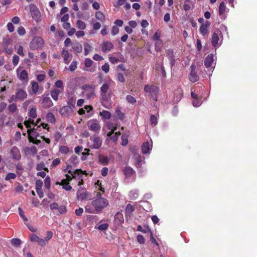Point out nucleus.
Masks as SVG:
<instances>
[{"label": "nucleus", "instance_id": "nucleus-20", "mask_svg": "<svg viewBox=\"0 0 257 257\" xmlns=\"http://www.w3.org/2000/svg\"><path fill=\"white\" fill-rule=\"evenodd\" d=\"M27 133L29 135V140L36 139L39 136V133L37 132V130L35 128H31V124L30 126L28 128Z\"/></svg>", "mask_w": 257, "mask_h": 257}, {"label": "nucleus", "instance_id": "nucleus-56", "mask_svg": "<svg viewBox=\"0 0 257 257\" xmlns=\"http://www.w3.org/2000/svg\"><path fill=\"white\" fill-rule=\"evenodd\" d=\"M77 68V62L76 61H73L69 66L70 71L73 72Z\"/></svg>", "mask_w": 257, "mask_h": 257}, {"label": "nucleus", "instance_id": "nucleus-1", "mask_svg": "<svg viewBox=\"0 0 257 257\" xmlns=\"http://www.w3.org/2000/svg\"><path fill=\"white\" fill-rule=\"evenodd\" d=\"M108 204V201L106 199L99 197L88 203L85 207V209L86 212L89 213H98Z\"/></svg>", "mask_w": 257, "mask_h": 257}, {"label": "nucleus", "instance_id": "nucleus-37", "mask_svg": "<svg viewBox=\"0 0 257 257\" xmlns=\"http://www.w3.org/2000/svg\"><path fill=\"white\" fill-rule=\"evenodd\" d=\"M32 90L33 94H36L39 90V84L36 81H32L31 83Z\"/></svg>", "mask_w": 257, "mask_h": 257}, {"label": "nucleus", "instance_id": "nucleus-2", "mask_svg": "<svg viewBox=\"0 0 257 257\" xmlns=\"http://www.w3.org/2000/svg\"><path fill=\"white\" fill-rule=\"evenodd\" d=\"M37 109L35 107H32L30 109L28 112V116H29V119L27 120H25L24 122V124L26 125L27 128H29L30 126V124H34L35 126L39 124L41 119H38L36 122H35L33 119L37 117Z\"/></svg>", "mask_w": 257, "mask_h": 257}, {"label": "nucleus", "instance_id": "nucleus-44", "mask_svg": "<svg viewBox=\"0 0 257 257\" xmlns=\"http://www.w3.org/2000/svg\"><path fill=\"white\" fill-rule=\"evenodd\" d=\"M115 114L117 118L120 120H122L124 117V114L121 112L119 108H117L115 109Z\"/></svg>", "mask_w": 257, "mask_h": 257}, {"label": "nucleus", "instance_id": "nucleus-54", "mask_svg": "<svg viewBox=\"0 0 257 257\" xmlns=\"http://www.w3.org/2000/svg\"><path fill=\"white\" fill-rule=\"evenodd\" d=\"M137 230L138 231H141L144 233L151 232V229L148 227H147L146 229H144L142 226L140 225L138 226Z\"/></svg>", "mask_w": 257, "mask_h": 257}, {"label": "nucleus", "instance_id": "nucleus-62", "mask_svg": "<svg viewBox=\"0 0 257 257\" xmlns=\"http://www.w3.org/2000/svg\"><path fill=\"white\" fill-rule=\"evenodd\" d=\"M46 169V168L44 163H40L38 164L36 167V169L38 171H41L42 170H45Z\"/></svg>", "mask_w": 257, "mask_h": 257}, {"label": "nucleus", "instance_id": "nucleus-25", "mask_svg": "<svg viewBox=\"0 0 257 257\" xmlns=\"http://www.w3.org/2000/svg\"><path fill=\"white\" fill-rule=\"evenodd\" d=\"M166 55L170 61V63L171 66L174 65L175 63V60L174 59V52L172 49H168L166 51Z\"/></svg>", "mask_w": 257, "mask_h": 257}, {"label": "nucleus", "instance_id": "nucleus-5", "mask_svg": "<svg viewBox=\"0 0 257 257\" xmlns=\"http://www.w3.org/2000/svg\"><path fill=\"white\" fill-rule=\"evenodd\" d=\"M221 35V32L218 29L215 30L212 34L211 43L215 48H219L221 45L222 40L219 41V36Z\"/></svg>", "mask_w": 257, "mask_h": 257}, {"label": "nucleus", "instance_id": "nucleus-21", "mask_svg": "<svg viewBox=\"0 0 257 257\" xmlns=\"http://www.w3.org/2000/svg\"><path fill=\"white\" fill-rule=\"evenodd\" d=\"M43 182L42 181L39 180L36 182V192L40 198L44 197V192L42 190Z\"/></svg>", "mask_w": 257, "mask_h": 257}, {"label": "nucleus", "instance_id": "nucleus-63", "mask_svg": "<svg viewBox=\"0 0 257 257\" xmlns=\"http://www.w3.org/2000/svg\"><path fill=\"white\" fill-rule=\"evenodd\" d=\"M162 42L158 41L155 43V49L157 52H160L161 50Z\"/></svg>", "mask_w": 257, "mask_h": 257}, {"label": "nucleus", "instance_id": "nucleus-9", "mask_svg": "<svg viewBox=\"0 0 257 257\" xmlns=\"http://www.w3.org/2000/svg\"><path fill=\"white\" fill-rule=\"evenodd\" d=\"M30 11L33 19L37 22L41 20V14L39 9L34 4L30 5Z\"/></svg>", "mask_w": 257, "mask_h": 257}, {"label": "nucleus", "instance_id": "nucleus-50", "mask_svg": "<svg viewBox=\"0 0 257 257\" xmlns=\"http://www.w3.org/2000/svg\"><path fill=\"white\" fill-rule=\"evenodd\" d=\"M8 109L12 113L16 112L18 110L16 104L12 103L10 104L8 107Z\"/></svg>", "mask_w": 257, "mask_h": 257}, {"label": "nucleus", "instance_id": "nucleus-42", "mask_svg": "<svg viewBox=\"0 0 257 257\" xmlns=\"http://www.w3.org/2000/svg\"><path fill=\"white\" fill-rule=\"evenodd\" d=\"M47 120L52 123H54L55 122V117L52 112H48L46 115Z\"/></svg>", "mask_w": 257, "mask_h": 257}, {"label": "nucleus", "instance_id": "nucleus-58", "mask_svg": "<svg viewBox=\"0 0 257 257\" xmlns=\"http://www.w3.org/2000/svg\"><path fill=\"white\" fill-rule=\"evenodd\" d=\"M129 195L132 199H135L138 196V191L133 190L130 192Z\"/></svg>", "mask_w": 257, "mask_h": 257}, {"label": "nucleus", "instance_id": "nucleus-48", "mask_svg": "<svg viewBox=\"0 0 257 257\" xmlns=\"http://www.w3.org/2000/svg\"><path fill=\"white\" fill-rule=\"evenodd\" d=\"M58 206L59 205L58 203L55 202L52 203L50 205V208L51 210L53 211V212L57 215H58V212L56 211V210H57Z\"/></svg>", "mask_w": 257, "mask_h": 257}, {"label": "nucleus", "instance_id": "nucleus-52", "mask_svg": "<svg viewBox=\"0 0 257 257\" xmlns=\"http://www.w3.org/2000/svg\"><path fill=\"white\" fill-rule=\"evenodd\" d=\"M17 177V175L16 174L13 173H8L6 177H5V180L9 181L11 179H15Z\"/></svg>", "mask_w": 257, "mask_h": 257}, {"label": "nucleus", "instance_id": "nucleus-11", "mask_svg": "<svg viewBox=\"0 0 257 257\" xmlns=\"http://www.w3.org/2000/svg\"><path fill=\"white\" fill-rule=\"evenodd\" d=\"M10 155V157L14 161H19L21 159L20 151L16 146H14L11 149Z\"/></svg>", "mask_w": 257, "mask_h": 257}, {"label": "nucleus", "instance_id": "nucleus-15", "mask_svg": "<svg viewBox=\"0 0 257 257\" xmlns=\"http://www.w3.org/2000/svg\"><path fill=\"white\" fill-rule=\"evenodd\" d=\"M17 98L19 101H22L27 98L28 94L27 92L23 89L18 88L15 92Z\"/></svg>", "mask_w": 257, "mask_h": 257}, {"label": "nucleus", "instance_id": "nucleus-32", "mask_svg": "<svg viewBox=\"0 0 257 257\" xmlns=\"http://www.w3.org/2000/svg\"><path fill=\"white\" fill-rule=\"evenodd\" d=\"M62 55L64 58V62L65 64H68L70 61L69 58L70 56V55L68 52V51L65 49H63L62 52Z\"/></svg>", "mask_w": 257, "mask_h": 257}, {"label": "nucleus", "instance_id": "nucleus-31", "mask_svg": "<svg viewBox=\"0 0 257 257\" xmlns=\"http://www.w3.org/2000/svg\"><path fill=\"white\" fill-rule=\"evenodd\" d=\"M57 184H59L62 186L63 188L66 191H70L72 189V187L67 182L66 179H63L61 182H57Z\"/></svg>", "mask_w": 257, "mask_h": 257}, {"label": "nucleus", "instance_id": "nucleus-47", "mask_svg": "<svg viewBox=\"0 0 257 257\" xmlns=\"http://www.w3.org/2000/svg\"><path fill=\"white\" fill-rule=\"evenodd\" d=\"M69 161L74 165H76L79 163L78 157L77 156L73 155L70 157Z\"/></svg>", "mask_w": 257, "mask_h": 257}, {"label": "nucleus", "instance_id": "nucleus-64", "mask_svg": "<svg viewBox=\"0 0 257 257\" xmlns=\"http://www.w3.org/2000/svg\"><path fill=\"white\" fill-rule=\"evenodd\" d=\"M102 70L106 73H108L109 70V65L108 63H105L101 67Z\"/></svg>", "mask_w": 257, "mask_h": 257}, {"label": "nucleus", "instance_id": "nucleus-57", "mask_svg": "<svg viewBox=\"0 0 257 257\" xmlns=\"http://www.w3.org/2000/svg\"><path fill=\"white\" fill-rule=\"evenodd\" d=\"M93 63V61H92L89 58H86L84 61V64L86 67H91Z\"/></svg>", "mask_w": 257, "mask_h": 257}, {"label": "nucleus", "instance_id": "nucleus-61", "mask_svg": "<svg viewBox=\"0 0 257 257\" xmlns=\"http://www.w3.org/2000/svg\"><path fill=\"white\" fill-rule=\"evenodd\" d=\"M126 99L127 101L131 103H134L136 102V98L130 95H127L126 97Z\"/></svg>", "mask_w": 257, "mask_h": 257}, {"label": "nucleus", "instance_id": "nucleus-17", "mask_svg": "<svg viewBox=\"0 0 257 257\" xmlns=\"http://www.w3.org/2000/svg\"><path fill=\"white\" fill-rule=\"evenodd\" d=\"M41 104L42 105V107L44 108H48L53 105V102L50 97L48 96V94L46 96L44 95L42 96Z\"/></svg>", "mask_w": 257, "mask_h": 257}, {"label": "nucleus", "instance_id": "nucleus-27", "mask_svg": "<svg viewBox=\"0 0 257 257\" xmlns=\"http://www.w3.org/2000/svg\"><path fill=\"white\" fill-rule=\"evenodd\" d=\"M133 158L135 160V165L138 168H141L142 167V157L138 153H135Z\"/></svg>", "mask_w": 257, "mask_h": 257}, {"label": "nucleus", "instance_id": "nucleus-7", "mask_svg": "<svg viewBox=\"0 0 257 257\" xmlns=\"http://www.w3.org/2000/svg\"><path fill=\"white\" fill-rule=\"evenodd\" d=\"M90 141L91 143L89 147L91 149H98L102 145V140L98 136H91L90 138Z\"/></svg>", "mask_w": 257, "mask_h": 257}, {"label": "nucleus", "instance_id": "nucleus-33", "mask_svg": "<svg viewBox=\"0 0 257 257\" xmlns=\"http://www.w3.org/2000/svg\"><path fill=\"white\" fill-rule=\"evenodd\" d=\"M72 49L78 53H80L82 51V46L77 41H76L72 44Z\"/></svg>", "mask_w": 257, "mask_h": 257}, {"label": "nucleus", "instance_id": "nucleus-35", "mask_svg": "<svg viewBox=\"0 0 257 257\" xmlns=\"http://www.w3.org/2000/svg\"><path fill=\"white\" fill-rule=\"evenodd\" d=\"M135 210V208L131 204H128L125 208V215L130 216L132 213Z\"/></svg>", "mask_w": 257, "mask_h": 257}, {"label": "nucleus", "instance_id": "nucleus-51", "mask_svg": "<svg viewBox=\"0 0 257 257\" xmlns=\"http://www.w3.org/2000/svg\"><path fill=\"white\" fill-rule=\"evenodd\" d=\"M44 183H45V187L49 189L51 186V179L50 177L47 176L46 177V178L44 180Z\"/></svg>", "mask_w": 257, "mask_h": 257}, {"label": "nucleus", "instance_id": "nucleus-13", "mask_svg": "<svg viewBox=\"0 0 257 257\" xmlns=\"http://www.w3.org/2000/svg\"><path fill=\"white\" fill-rule=\"evenodd\" d=\"M17 75L19 79L23 82H28V74L26 70L18 68L17 70Z\"/></svg>", "mask_w": 257, "mask_h": 257}, {"label": "nucleus", "instance_id": "nucleus-10", "mask_svg": "<svg viewBox=\"0 0 257 257\" xmlns=\"http://www.w3.org/2000/svg\"><path fill=\"white\" fill-rule=\"evenodd\" d=\"M100 101L102 106L108 109L111 108L112 105L110 96L106 93H100Z\"/></svg>", "mask_w": 257, "mask_h": 257}, {"label": "nucleus", "instance_id": "nucleus-6", "mask_svg": "<svg viewBox=\"0 0 257 257\" xmlns=\"http://www.w3.org/2000/svg\"><path fill=\"white\" fill-rule=\"evenodd\" d=\"M145 91L149 93L153 99L157 100L158 93V88L154 85H145L144 87Z\"/></svg>", "mask_w": 257, "mask_h": 257}, {"label": "nucleus", "instance_id": "nucleus-23", "mask_svg": "<svg viewBox=\"0 0 257 257\" xmlns=\"http://www.w3.org/2000/svg\"><path fill=\"white\" fill-rule=\"evenodd\" d=\"M69 172L71 173L72 176L70 175L66 176V180L67 182L71 181L72 178H76L77 176L79 177V175H81L82 173V171L81 170H76L73 173H71L70 171H69ZM79 179H80V177H79Z\"/></svg>", "mask_w": 257, "mask_h": 257}, {"label": "nucleus", "instance_id": "nucleus-12", "mask_svg": "<svg viewBox=\"0 0 257 257\" xmlns=\"http://www.w3.org/2000/svg\"><path fill=\"white\" fill-rule=\"evenodd\" d=\"M90 196L89 193L84 188H79L77 191V198L79 200H87Z\"/></svg>", "mask_w": 257, "mask_h": 257}, {"label": "nucleus", "instance_id": "nucleus-49", "mask_svg": "<svg viewBox=\"0 0 257 257\" xmlns=\"http://www.w3.org/2000/svg\"><path fill=\"white\" fill-rule=\"evenodd\" d=\"M57 210L58 215L65 214L67 212L66 207L64 205L59 206Z\"/></svg>", "mask_w": 257, "mask_h": 257}, {"label": "nucleus", "instance_id": "nucleus-46", "mask_svg": "<svg viewBox=\"0 0 257 257\" xmlns=\"http://www.w3.org/2000/svg\"><path fill=\"white\" fill-rule=\"evenodd\" d=\"M77 27L80 30H84L86 28V25L84 22L81 20H78L76 22Z\"/></svg>", "mask_w": 257, "mask_h": 257}, {"label": "nucleus", "instance_id": "nucleus-53", "mask_svg": "<svg viewBox=\"0 0 257 257\" xmlns=\"http://www.w3.org/2000/svg\"><path fill=\"white\" fill-rule=\"evenodd\" d=\"M150 121L151 125L154 126L158 123L157 118L154 115H152L150 117Z\"/></svg>", "mask_w": 257, "mask_h": 257}, {"label": "nucleus", "instance_id": "nucleus-4", "mask_svg": "<svg viewBox=\"0 0 257 257\" xmlns=\"http://www.w3.org/2000/svg\"><path fill=\"white\" fill-rule=\"evenodd\" d=\"M44 44L43 39L40 37H34L30 44V48L33 50L41 49Z\"/></svg>", "mask_w": 257, "mask_h": 257}, {"label": "nucleus", "instance_id": "nucleus-24", "mask_svg": "<svg viewBox=\"0 0 257 257\" xmlns=\"http://www.w3.org/2000/svg\"><path fill=\"white\" fill-rule=\"evenodd\" d=\"M209 26L210 23L208 22H206L205 24H202L200 26L199 31L203 36L207 35Z\"/></svg>", "mask_w": 257, "mask_h": 257}, {"label": "nucleus", "instance_id": "nucleus-36", "mask_svg": "<svg viewBox=\"0 0 257 257\" xmlns=\"http://www.w3.org/2000/svg\"><path fill=\"white\" fill-rule=\"evenodd\" d=\"M99 115L101 116L102 119H109L111 117V113L109 111L107 110H103L100 112Z\"/></svg>", "mask_w": 257, "mask_h": 257}, {"label": "nucleus", "instance_id": "nucleus-60", "mask_svg": "<svg viewBox=\"0 0 257 257\" xmlns=\"http://www.w3.org/2000/svg\"><path fill=\"white\" fill-rule=\"evenodd\" d=\"M19 57L18 56V55H14L13 57V60H12V62H13V65L16 66H17L18 63H19Z\"/></svg>", "mask_w": 257, "mask_h": 257}, {"label": "nucleus", "instance_id": "nucleus-28", "mask_svg": "<svg viewBox=\"0 0 257 257\" xmlns=\"http://www.w3.org/2000/svg\"><path fill=\"white\" fill-rule=\"evenodd\" d=\"M152 148V145H150L149 142H146L144 143L142 146V153L144 154L149 153L151 150Z\"/></svg>", "mask_w": 257, "mask_h": 257}, {"label": "nucleus", "instance_id": "nucleus-30", "mask_svg": "<svg viewBox=\"0 0 257 257\" xmlns=\"http://www.w3.org/2000/svg\"><path fill=\"white\" fill-rule=\"evenodd\" d=\"M106 125L107 128L110 130V131L107 133V136L108 137H110L116 130V126H115L114 124H113L112 123L110 122H107Z\"/></svg>", "mask_w": 257, "mask_h": 257}, {"label": "nucleus", "instance_id": "nucleus-55", "mask_svg": "<svg viewBox=\"0 0 257 257\" xmlns=\"http://www.w3.org/2000/svg\"><path fill=\"white\" fill-rule=\"evenodd\" d=\"M52 236L53 233L51 231H48L46 237L44 239V241H45V245L48 242L49 240L52 237Z\"/></svg>", "mask_w": 257, "mask_h": 257}, {"label": "nucleus", "instance_id": "nucleus-19", "mask_svg": "<svg viewBox=\"0 0 257 257\" xmlns=\"http://www.w3.org/2000/svg\"><path fill=\"white\" fill-rule=\"evenodd\" d=\"M30 239L31 241L36 242L40 246H44L45 245V241H44V239L40 238L35 234H31L30 236Z\"/></svg>", "mask_w": 257, "mask_h": 257}, {"label": "nucleus", "instance_id": "nucleus-14", "mask_svg": "<svg viewBox=\"0 0 257 257\" xmlns=\"http://www.w3.org/2000/svg\"><path fill=\"white\" fill-rule=\"evenodd\" d=\"M189 79L192 82H196L199 80V76L197 74L196 67L194 65L190 66V72L189 75Z\"/></svg>", "mask_w": 257, "mask_h": 257}, {"label": "nucleus", "instance_id": "nucleus-43", "mask_svg": "<svg viewBox=\"0 0 257 257\" xmlns=\"http://www.w3.org/2000/svg\"><path fill=\"white\" fill-rule=\"evenodd\" d=\"M109 89V84L108 83L103 84L100 87V93H106Z\"/></svg>", "mask_w": 257, "mask_h": 257}, {"label": "nucleus", "instance_id": "nucleus-8", "mask_svg": "<svg viewBox=\"0 0 257 257\" xmlns=\"http://www.w3.org/2000/svg\"><path fill=\"white\" fill-rule=\"evenodd\" d=\"M87 126L89 130L95 133H98L101 128L99 122L94 119H90L87 122Z\"/></svg>", "mask_w": 257, "mask_h": 257}, {"label": "nucleus", "instance_id": "nucleus-39", "mask_svg": "<svg viewBox=\"0 0 257 257\" xmlns=\"http://www.w3.org/2000/svg\"><path fill=\"white\" fill-rule=\"evenodd\" d=\"M95 17L98 20L102 22L105 20V15L100 11H97L95 13Z\"/></svg>", "mask_w": 257, "mask_h": 257}, {"label": "nucleus", "instance_id": "nucleus-22", "mask_svg": "<svg viewBox=\"0 0 257 257\" xmlns=\"http://www.w3.org/2000/svg\"><path fill=\"white\" fill-rule=\"evenodd\" d=\"M113 48V45L110 42L104 41L102 44V51L106 53L110 51Z\"/></svg>", "mask_w": 257, "mask_h": 257}, {"label": "nucleus", "instance_id": "nucleus-45", "mask_svg": "<svg viewBox=\"0 0 257 257\" xmlns=\"http://www.w3.org/2000/svg\"><path fill=\"white\" fill-rule=\"evenodd\" d=\"M84 55L85 56L87 55L89 53L92 51L91 46L88 43H84Z\"/></svg>", "mask_w": 257, "mask_h": 257}, {"label": "nucleus", "instance_id": "nucleus-26", "mask_svg": "<svg viewBox=\"0 0 257 257\" xmlns=\"http://www.w3.org/2000/svg\"><path fill=\"white\" fill-rule=\"evenodd\" d=\"M213 56L212 54H209L205 59L204 64L206 68L212 67L213 63Z\"/></svg>", "mask_w": 257, "mask_h": 257}, {"label": "nucleus", "instance_id": "nucleus-34", "mask_svg": "<svg viewBox=\"0 0 257 257\" xmlns=\"http://www.w3.org/2000/svg\"><path fill=\"white\" fill-rule=\"evenodd\" d=\"M98 160L99 162L104 165H107L108 164L109 160L107 157L103 155H99Z\"/></svg>", "mask_w": 257, "mask_h": 257}, {"label": "nucleus", "instance_id": "nucleus-40", "mask_svg": "<svg viewBox=\"0 0 257 257\" xmlns=\"http://www.w3.org/2000/svg\"><path fill=\"white\" fill-rule=\"evenodd\" d=\"M70 151L69 148L66 146H61L59 147V152L62 154H67Z\"/></svg>", "mask_w": 257, "mask_h": 257}, {"label": "nucleus", "instance_id": "nucleus-41", "mask_svg": "<svg viewBox=\"0 0 257 257\" xmlns=\"http://www.w3.org/2000/svg\"><path fill=\"white\" fill-rule=\"evenodd\" d=\"M60 93V91L58 89H55L51 92V95L53 99L56 101L58 99V96Z\"/></svg>", "mask_w": 257, "mask_h": 257}, {"label": "nucleus", "instance_id": "nucleus-38", "mask_svg": "<svg viewBox=\"0 0 257 257\" xmlns=\"http://www.w3.org/2000/svg\"><path fill=\"white\" fill-rule=\"evenodd\" d=\"M108 227V223L100 224L99 222L95 227V228L101 231H104L106 230Z\"/></svg>", "mask_w": 257, "mask_h": 257}, {"label": "nucleus", "instance_id": "nucleus-59", "mask_svg": "<svg viewBox=\"0 0 257 257\" xmlns=\"http://www.w3.org/2000/svg\"><path fill=\"white\" fill-rule=\"evenodd\" d=\"M18 211H19V214L20 216L23 219V220L25 221H28V218L25 216L24 211H23L22 208L19 207L18 208Z\"/></svg>", "mask_w": 257, "mask_h": 257}, {"label": "nucleus", "instance_id": "nucleus-18", "mask_svg": "<svg viewBox=\"0 0 257 257\" xmlns=\"http://www.w3.org/2000/svg\"><path fill=\"white\" fill-rule=\"evenodd\" d=\"M123 172L127 178L133 177L135 178L136 173L135 170L130 166H126L123 169Z\"/></svg>", "mask_w": 257, "mask_h": 257}, {"label": "nucleus", "instance_id": "nucleus-16", "mask_svg": "<svg viewBox=\"0 0 257 257\" xmlns=\"http://www.w3.org/2000/svg\"><path fill=\"white\" fill-rule=\"evenodd\" d=\"M228 12L224 2H222L219 7V15L221 19H225L226 18V14Z\"/></svg>", "mask_w": 257, "mask_h": 257}, {"label": "nucleus", "instance_id": "nucleus-3", "mask_svg": "<svg viewBox=\"0 0 257 257\" xmlns=\"http://www.w3.org/2000/svg\"><path fill=\"white\" fill-rule=\"evenodd\" d=\"M82 89L83 96L88 99H93L95 96L94 86L90 85H84L82 86Z\"/></svg>", "mask_w": 257, "mask_h": 257}, {"label": "nucleus", "instance_id": "nucleus-29", "mask_svg": "<svg viewBox=\"0 0 257 257\" xmlns=\"http://www.w3.org/2000/svg\"><path fill=\"white\" fill-rule=\"evenodd\" d=\"M194 7V4L191 0H185L183 9L185 11L192 9Z\"/></svg>", "mask_w": 257, "mask_h": 257}]
</instances>
